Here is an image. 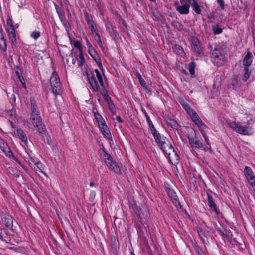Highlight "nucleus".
Listing matches in <instances>:
<instances>
[{
    "label": "nucleus",
    "mask_w": 255,
    "mask_h": 255,
    "mask_svg": "<svg viewBox=\"0 0 255 255\" xmlns=\"http://www.w3.org/2000/svg\"><path fill=\"white\" fill-rule=\"evenodd\" d=\"M211 60L214 65L222 66L227 61L226 54L220 48H215L211 51Z\"/></svg>",
    "instance_id": "1"
},
{
    "label": "nucleus",
    "mask_w": 255,
    "mask_h": 255,
    "mask_svg": "<svg viewBox=\"0 0 255 255\" xmlns=\"http://www.w3.org/2000/svg\"><path fill=\"white\" fill-rule=\"evenodd\" d=\"M30 120L33 126L40 134L45 133L46 129L42 125V120L40 114H31Z\"/></svg>",
    "instance_id": "2"
},
{
    "label": "nucleus",
    "mask_w": 255,
    "mask_h": 255,
    "mask_svg": "<svg viewBox=\"0 0 255 255\" xmlns=\"http://www.w3.org/2000/svg\"><path fill=\"white\" fill-rule=\"evenodd\" d=\"M228 124L229 127L236 132L246 135L251 134L252 130L249 127L241 126L239 123L235 122H230Z\"/></svg>",
    "instance_id": "3"
},
{
    "label": "nucleus",
    "mask_w": 255,
    "mask_h": 255,
    "mask_svg": "<svg viewBox=\"0 0 255 255\" xmlns=\"http://www.w3.org/2000/svg\"><path fill=\"white\" fill-rule=\"evenodd\" d=\"M50 82L53 93L56 95L60 94L61 92V84L60 82L58 75L56 72L52 73L50 77Z\"/></svg>",
    "instance_id": "4"
},
{
    "label": "nucleus",
    "mask_w": 255,
    "mask_h": 255,
    "mask_svg": "<svg viewBox=\"0 0 255 255\" xmlns=\"http://www.w3.org/2000/svg\"><path fill=\"white\" fill-rule=\"evenodd\" d=\"M151 133L153 134L156 143L160 146L163 151H166V148L168 147H171V144L168 141H166V138L161 136L156 130L155 133L152 132Z\"/></svg>",
    "instance_id": "5"
},
{
    "label": "nucleus",
    "mask_w": 255,
    "mask_h": 255,
    "mask_svg": "<svg viewBox=\"0 0 255 255\" xmlns=\"http://www.w3.org/2000/svg\"><path fill=\"white\" fill-rule=\"evenodd\" d=\"M95 118L98 124L100 131L102 132L103 134L107 137L111 136L109 129L102 116L100 114Z\"/></svg>",
    "instance_id": "6"
},
{
    "label": "nucleus",
    "mask_w": 255,
    "mask_h": 255,
    "mask_svg": "<svg viewBox=\"0 0 255 255\" xmlns=\"http://www.w3.org/2000/svg\"><path fill=\"white\" fill-rule=\"evenodd\" d=\"M163 152L168 156V158L173 165H176L178 163L179 157L177 153L175 151L173 146L168 147L166 151Z\"/></svg>",
    "instance_id": "7"
},
{
    "label": "nucleus",
    "mask_w": 255,
    "mask_h": 255,
    "mask_svg": "<svg viewBox=\"0 0 255 255\" xmlns=\"http://www.w3.org/2000/svg\"><path fill=\"white\" fill-rule=\"evenodd\" d=\"M244 174L246 179L250 184L253 186H255V176L251 168L248 166H245L244 170Z\"/></svg>",
    "instance_id": "8"
},
{
    "label": "nucleus",
    "mask_w": 255,
    "mask_h": 255,
    "mask_svg": "<svg viewBox=\"0 0 255 255\" xmlns=\"http://www.w3.org/2000/svg\"><path fill=\"white\" fill-rule=\"evenodd\" d=\"M193 135H190L188 136L189 140V143L192 148H201L203 146L202 143L200 140L196 136L194 131Z\"/></svg>",
    "instance_id": "9"
},
{
    "label": "nucleus",
    "mask_w": 255,
    "mask_h": 255,
    "mask_svg": "<svg viewBox=\"0 0 255 255\" xmlns=\"http://www.w3.org/2000/svg\"><path fill=\"white\" fill-rule=\"evenodd\" d=\"M0 149L6 156L12 157L13 159L16 160V158L14 156L10 147L2 139H0Z\"/></svg>",
    "instance_id": "10"
},
{
    "label": "nucleus",
    "mask_w": 255,
    "mask_h": 255,
    "mask_svg": "<svg viewBox=\"0 0 255 255\" xmlns=\"http://www.w3.org/2000/svg\"><path fill=\"white\" fill-rule=\"evenodd\" d=\"M192 47L194 52L197 55L201 54L202 51L201 43L199 40L195 37L191 38Z\"/></svg>",
    "instance_id": "11"
},
{
    "label": "nucleus",
    "mask_w": 255,
    "mask_h": 255,
    "mask_svg": "<svg viewBox=\"0 0 255 255\" xmlns=\"http://www.w3.org/2000/svg\"><path fill=\"white\" fill-rule=\"evenodd\" d=\"M165 190L167 193L168 194V196L172 200L173 203L176 207H177L178 205H180L178 196L176 195V192L167 186H165Z\"/></svg>",
    "instance_id": "12"
},
{
    "label": "nucleus",
    "mask_w": 255,
    "mask_h": 255,
    "mask_svg": "<svg viewBox=\"0 0 255 255\" xmlns=\"http://www.w3.org/2000/svg\"><path fill=\"white\" fill-rule=\"evenodd\" d=\"M181 5L176 6V10L181 14H188L189 12L190 5L184 2V0H180Z\"/></svg>",
    "instance_id": "13"
},
{
    "label": "nucleus",
    "mask_w": 255,
    "mask_h": 255,
    "mask_svg": "<svg viewBox=\"0 0 255 255\" xmlns=\"http://www.w3.org/2000/svg\"><path fill=\"white\" fill-rule=\"evenodd\" d=\"M86 75L87 76L88 80L94 91H97L98 90L97 82L94 76L91 71H87Z\"/></svg>",
    "instance_id": "14"
},
{
    "label": "nucleus",
    "mask_w": 255,
    "mask_h": 255,
    "mask_svg": "<svg viewBox=\"0 0 255 255\" xmlns=\"http://www.w3.org/2000/svg\"><path fill=\"white\" fill-rule=\"evenodd\" d=\"M105 163L107 166L111 170H113L115 173L119 174L120 173L119 167L116 162L113 160V158L109 160L105 161Z\"/></svg>",
    "instance_id": "15"
},
{
    "label": "nucleus",
    "mask_w": 255,
    "mask_h": 255,
    "mask_svg": "<svg viewBox=\"0 0 255 255\" xmlns=\"http://www.w3.org/2000/svg\"><path fill=\"white\" fill-rule=\"evenodd\" d=\"M14 133L25 145L27 144V138L22 129L17 128L15 129Z\"/></svg>",
    "instance_id": "16"
},
{
    "label": "nucleus",
    "mask_w": 255,
    "mask_h": 255,
    "mask_svg": "<svg viewBox=\"0 0 255 255\" xmlns=\"http://www.w3.org/2000/svg\"><path fill=\"white\" fill-rule=\"evenodd\" d=\"M2 219L5 225L7 228L12 229L13 218L10 215H5L3 216Z\"/></svg>",
    "instance_id": "17"
},
{
    "label": "nucleus",
    "mask_w": 255,
    "mask_h": 255,
    "mask_svg": "<svg viewBox=\"0 0 255 255\" xmlns=\"http://www.w3.org/2000/svg\"><path fill=\"white\" fill-rule=\"evenodd\" d=\"M253 56L250 52H248L243 60V65L245 67H249L252 64Z\"/></svg>",
    "instance_id": "18"
},
{
    "label": "nucleus",
    "mask_w": 255,
    "mask_h": 255,
    "mask_svg": "<svg viewBox=\"0 0 255 255\" xmlns=\"http://www.w3.org/2000/svg\"><path fill=\"white\" fill-rule=\"evenodd\" d=\"M208 196V205L211 208L214 212H215L216 214H218L219 211L217 208L216 205L214 201L213 200V197L212 196L209 195V194H207Z\"/></svg>",
    "instance_id": "19"
},
{
    "label": "nucleus",
    "mask_w": 255,
    "mask_h": 255,
    "mask_svg": "<svg viewBox=\"0 0 255 255\" xmlns=\"http://www.w3.org/2000/svg\"><path fill=\"white\" fill-rule=\"evenodd\" d=\"M189 116H190L192 121L197 126H199V124H202V120L195 111L190 114Z\"/></svg>",
    "instance_id": "20"
},
{
    "label": "nucleus",
    "mask_w": 255,
    "mask_h": 255,
    "mask_svg": "<svg viewBox=\"0 0 255 255\" xmlns=\"http://www.w3.org/2000/svg\"><path fill=\"white\" fill-rule=\"evenodd\" d=\"M166 121L167 124L170 126L174 129H178L179 128V124L174 119H172L170 117H167L166 118Z\"/></svg>",
    "instance_id": "21"
},
{
    "label": "nucleus",
    "mask_w": 255,
    "mask_h": 255,
    "mask_svg": "<svg viewBox=\"0 0 255 255\" xmlns=\"http://www.w3.org/2000/svg\"><path fill=\"white\" fill-rule=\"evenodd\" d=\"M7 31L8 33V36H9L10 40L12 42H15L16 40L15 28L14 27L7 28Z\"/></svg>",
    "instance_id": "22"
},
{
    "label": "nucleus",
    "mask_w": 255,
    "mask_h": 255,
    "mask_svg": "<svg viewBox=\"0 0 255 255\" xmlns=\"http://www.w3.org/2000/svg\"><path fill=\"white\" fill-rule=\"evenodd\" d=\"M31 114H39L37 105L35 104L34 99H31Z\"/></svg>",
    "instance_id": "23"
},
{
    "label": "nucleus",
    "mask_w": 255,
    "mask_h": 255,
    "mask_svg": "<svg viewBox=\"0 0 255 255\" xmlns=\"http://www.w3.org/2000/svg\"><path fill=\"white\" fill-rule=\"evenodd\" d=\"M70 41L71 44H73L75 47L78 48L79 53L83 52L82 45L79 41L70 38Z\"/></svg>",
    "instance_id": "24"
},
{
    "label": "nucleus",
    "mask_w": 255,
    "mask_h": 255,
    "mask_svg": "<svg viewBox=\"0 0 255 255\" xmlns=\"http://www.w3.org/2000/svg\"><path fill=\"white\" fill-rule=\"evenodd\" d=\"M0 49L3 51H6L7 49L6 40L3 35H2L0 39Z\"/></svg>",
    "instance_id": "25"
},
{
    "label": "nucleus",
    "mask_w": 255,
    "mask_h": 255,
    "mask_svg": "<svg viewBox=\"0 0 255 255\" xmlns=\"http://www.w3.org/2000/svg\"><path fill=\"white\" fill-rule=\"evenodd\" d=\"M212 29L213 33L215 35H217L221 33L223 31V29L220 27L218 24L213 25L212 26Z\"/></svg>",
    "instance_id": "26"
},
{
    "label": "nucleus",
    "mask_w": 255,
    "mask_h": 255,
    "mask_svg": "<svg viewBox=\"0 0 255 255\" xmlns=\"http://www.w3.org/2000/svg\"><path fill=\"white\" fill-rule=\"evenodd\" d=\"M199 128V129L201 132V133L203 135V136H205L206 134L205 130L207 129L208 128L207 125H206L202 121V124H199V126H197Z\"/></svg>",
    "instance_id": "27"
},
{
    "label": "nucleus",
    "mask_w": 255,
    "mask_h": 255,
    "mask_svg": "<svg viewBox=\"0 0 255 255\" xmlns=\"http://www.w3.org/2000/svg\"><path fill=\"white\" fill-rule=\"evenodd\" d=\"M191 6L193 8V10L197 14H201V10L200 9V6L195 1L194 3L191 4Z\"/></svg>",
    "instance_id": "28"
},
{
    "label": "nucleus",
    "mask_w": 255,
    "mask_h": 255,
    "mask_svg": "<svg viewBox=\"0 0 255 255\" xmlns=\"http://www.w3.org/2000/svg\"><path fill=\"white\" fill-rule=\"evenodd\" d=\"M95 72L96 74L97 79L99 82V83H100L101 86L102 87H103L104 86V82L103 81V78H102L101 74L100 73V72L97 69H95Z\"/></svg>",
    "instance_id": "29"
},
{
    "label": "nucleus",
    "mask_w": 255,
    "mask_h": 255,
    "mask_svg": "<svg viewBox=\"0 0 255 255\" xmlns=\"http://www.w3.org/2000/svg\"><path fill=\"white\" fill-rule=\"evenodd\" d=\"M32 167L36 171H39L42 173H43L42 171V164L39 161H37L35 163V165H33V167Z\"/></svg>",
    "instance_id": "30"
},
{
    "label": "nucleus",
    "mask_w": 255,
    "mask_h": 255,
    "mask_svg": "<svg viewBox=\"0 0 255 255\" xmlns=\"http://www.w3.org/2000/svg\"><path fill=\"white\" fill-rule=\"evenodd\" d=\"M147 121L148 122L149 126L150 127V129L151 131V132L155 133V131L156 130L153 124L152 123L151 120L150 119L149 117L148 116H146Z\"/></svg>",
    "instance_id": "31"
},
{
    "label": "nucleus",
    "mask_w": 255,
    "mask_h": 255,
    "mask_svg": "<svg viewBox=\"0 0 255 255\" xmlns=\"http://www.w3.org/2000/svg\"><path fill=\"white\" fill-rule=\"evenodd\" d=\"M78 61V65L79 67H82L85 61V59L83 55V52L80 53Z\"/></svg>",
    "instance_id": "32"
},
{
    "label": "nucleus",
    "mask_w": 255,
    "mask_h": 255,
    "mask_svg": "<svg viewBox=\"0 0 255 255\" xmlns=\"http://www.w3.org/2000/svg\"><path fill=\"white\" fill-rule=\"evenodd\" d=\"M244 70L245 72H244V76H243V80L244 81H246L247 80V79L250 77V75L251 74V72L249 71V70L248 67H245Z\"/></svg>",
    "instance_id": "33"
},
{
    "label": "nucleus",
    "mask_w": 255,
    "mask_h": 255,
    "mask_svg": "<svg viewBox=\"0 0 255 255\" xmlns=\"http://www.w3.org/2000/svg\"><path fill=\"white\" fill-rule=\"evenodd\" d=\"M195 66H196V64L194 62H192L190 63L189 64V67H188L189 71L190 73L192 75H194V74H195L194 69H195Z\"/></svg>",
    "instance_id": "34"
},
{
    "label": "nucleus",
    "mask_w": 255,
    "mask_h": 255,
    "mask_svg": "<svg viewBox=\"0 0 255 255\" xmlns=\"http://www.w3.org/2000/svg\"><path fill=\"white\" fill-rule=\"evenodd\" d=\"M182 106H183L184 109H185V110L189 114V115L194 111V110L193 109H192V108H191L190 106L187 104L184 103V104H182Z\"/></svg>",
    "instance_id": "35"
},
{
    "label": "nucleus",
    "mask_w": 255,
    "mask_h": 255,
    "mask_svg": "<svg viewBox=\"0 0 255 255\" xmlns=\"http://www.w3.org/2000/svg\"><path fill=\"white\" fill-rule=\"evenodd\" d=\"M55 9H56V12L59 16L60 21L61 22H62L63 21L64 16L62 14L61 10H60L58 6L57 5H55Z\"/></svg>",
    "instance_id": "36"
},
{
    "label": "nucleus",
    "mask_w": 255,
    "mask_h": 255,
    "mask_svg": "<svg viewBox=\"0 0 255 255\" xmlns=\"http://www.w3.org/2000/svg\"><path fill=\"white\" fill-rule=\"evenodd\" d=\"M173 49L175 52L179 54H180L183 52L182 47L178 45H175L173 47Z\"/></svg>",
    "instance_id": "37"
},
{
    "label": "nucleus",
    "mask_w": 255,
    "mask_h": 255,
    "mask_svg": "<svg viewBox=\"0 0 255 255\" xmlns=\"http://www.w3.org/2000/svg\"><path fill=\"white\" fill-rule=\"evenodd\" d=\"M37 160H36L34 158L32 157H29L27 158V161L28 162L30 166L32 167L33 165H35V163Z\"/></svg>",
    "instance_id": "38"
},
{
    "label": "nucleus",
    "mask_w": 255,
    "mask_h": 255,
    "mask_svg": "<svg viewBox=\"0 0 255 255\" xmlns=\"http://www.w3.org/2000/svg\"><path fill=\"white\" fill-rule=\"evenodd\" d=\"M97 38V39L96 40L97 41V43L100 46V47L101 48L102 50L104 49L103 44L100 38V35L98 33H96L95 34V38Z\"/></svg>",
    "instance_id": "39"
},
{
    "label": "nucleus",
    "mask_w": 255,
    "mask_h": 255,
    "mask_svg": "<svg viewBox=\"0 0 255 255\" xmlns=\"http://www.w3.org/2000/svg\"><path fill=\"white\" fill-rule=\"evenodd\" d=\"M102 152H103V157L105 158V161L109 160L112 158L111 155L106 152L104 148L102 149Z\"/></svg>",
    "instance_id": "40"
},
{
    "label": "nucleus",
    "mask_w": 255,
    "mask_h": 255,
    "mask_svg": "<svg viewBox=\"0 0 255 255\" xmlns=\"http://www.w3.org/2000/svg\"><path fill=\"white\" fill-rule=\"evenodd\" d=\"M94 61L96 62L99 67L101 69L102 67V62L99 56H97L96 57H94Z\"/></svg>",
    "instance_id": "41"
},
{
    "label": "nucleus",
    "mask_w": 255,
    "mask_h": 255,
    "mask_svg": "<svg viewBox=\"0 0 255 255\" xmlns=\"http://www.w3.org/2000/svg\"><path fill=\"white\" fill-rule=\"evenodd\" d=\"M40 36V33L38 31H34L31 34V36L34 39H37Z\"/></svg>",
    "instance_id": "42"
},
{
    "label": "nucleus",
    "mask_w": 255,
    "mask_h": 255,
    "mask_svg": "<svg viewBox=\"0 0 255 255\" xmlns=\"http://www.w3.org/2000/svg\"><path fill=\"white\" fill-rule=\"evenodd\" d=\"M89 25V27L90 29V30H91L92 32L93 33L94 32H96V30H97V28L96 27H95V23L94 22H93L92 23H90V24L88 25Z\"/></svg>",
    "instance_id": "43"
},
{
    "label": "nucleus",
    "mask_w": 255,
    "mask_h": 255,
    "mask_svg": "<svg viewBox=\"0 0 255 255\" xmlns=\"http://www.w3.org/2000/svg\"><path fill=\"white\" fill-rule=\"evenodd\" d=\"M196 251L198 255H205V252L199 247L196 248Z\"/></svg>",
    "instance_id": "44"
},
{
    "label": "nucleus",
    "mask_w": 255,
    "mask_h": 255,
    "mask_svg": "<svg viewBox=\"0 0 255 255\" xmlns=\"http://www.w3.org/2000/svg\"><path fill=\"white\" fill-rule=\"evenodd\" d=\"M85 19L87 22L88 25L90 24V23H92L94 22L93 20L91 19V18L88 15V14H85Z\"/></svg>",
    "instance_id": "45"
},
{
    "label": "nucleus",
    "mask_w": 255,
    "mask_h": 255,
    "mask_svg": "<svg viewBox=\"0 0 255 255\" xmlns=\"http://www.w3.org/2000/svg\"><path fill=\"white\" fill-rule=\"evenodd\" d=\"M134 75L136 76L137 78L139 80V81L140 82L141 80H143L142 78L141 74L139 73V72L138 71H136L134 72Z\"/></svg>",
    "instance_id": "46"
},
{
    "label": "nucleus",
    "mask_w": 255,
    "mask_h": 255,
    "mask_svg": "<svg viewBox=\"0 0 255 255\" xmlns=\"http://www.w3.org/2000/svg\"><path fill=\"white\" fill-rule=\"evenodd\" d=\"M7 28L14 27L13 23H12V21L11 19L8 18L7 19Z\"/></svg>",
    "instance_id": "47"
},
{
    "label": "nucleus",
    "mask_w": 255,
    "mask_h": 255,
    "mask_svg": "<svg viewBox=\"0 0 255 255\" xmlns=\"http://www.w3.org/2000/svg\"><path fill=\"white\" fill-rule=\"evenodd\" d=\"M218 3L220 5L221 8L224 9L225 8V4L223 0H217Z\"/></svg>",
    "instance_id": "48"
},
{
    "label": "nucleus",
    "mask_w": 255,
    "mask_h": 255,
    "mask_svg": "<svg viewBox=\"0 0 255 255\" xmlns=\"http://www.w3.org/2000/svg\"><path fill=\"white\" fill-rule=\"evenodd\" d=\"M19 79V81L21 83V84L23 85V87H24V88H26V84H25V80H24V77H23V76H19V77L18 78Z\"/></svg>",
    "instance_id": "49"
},
{
    "label": "nucleus",
    "mask_w": 255,
    "mask_h": 255,
    "mask_svg": "<svg viewBox=\"0 0 255 255\" xmlns=\"http://www.w3.org/2000/svg\"><path fill=\"white\" fill-rule=\"evenodd\" d=\"M102 88H103V89H102V91H101V94H102V95L103 96V97H105V96H106L109 95L108 94L107 91V90L105 89V88L104 87V86L103 87H102Z\"/></svg>",
    "instance_id": "50"
},
{
    "label": "nucleus",
    "mask_w": 255,
    "mask_h": 255,
    "mask_svg": "<svg viewBox=\"0 0 255 255\" xmlns=\"http://www.w3.org/2000/svg\"><path fill=\"white\" fill-rule=\"evenodd\" d=\"M198 233L200 238H202L203 236L206 237L205 232L201 229L198 230Z\"/></svg>",
    "instance_id": "51"
},
{
    "label": "nucleus",
    "mask_w": 255,
    "mask_h": 255,
    "mask_svg": "<svg viewBox=\"0 0 255 255\" xmlns=\"http://www.w3.org/2000/svg\"><path fill=\"white\" fill-rule=\"evenodd\" d=\"M88 48L89 54L92 53H94V52L96 51L92 45L89 46V47H88Z\"/></svg>",
    "instance_id": "52"
},
{
    "label": "nucleus",
    "mask_w": 255,
    "mask_h": 255,
    "mask_svg": "<svg viewBox=\"0 0 255 255\" xmlns=\"http://www.w3.org/2000/svg\"><path fill=\"white\" fill-rule=\"evenodd\" d=\"M140 82V84H141V85L142 86V87L144 88V89H147V87H148V86L147 85L145 81L143 80H141Z\"/></svg>",
    "instance_id": "53"
},
{
    "label": "nucleus",
    "mask_w": 255,
    "mask_h": 255,
    "mask_svg": "<svg viewBox=\"0 0 255 255\" xmlns=\"http://www.w3.org/2000/svg\"><path fill=\"white\" fill-rule=\"evenodd\" d=\"M95 192L94 191H91L90 194V199L91 200H93L95 198Z\"/></svg>",
    "instance_id": "54"
},
{
    "label": "nucleus",
    "mask_w": 255,
    "mask_h": 255,
    "mask_svg": "<svg viewBox=\"0 0 255 255\" xmlns=\"http://www.w3.org/2000/svg\"><path fill=\"white\" fill-rule=\"evenodd\" d=\"M103 98L107 103H108V102L111 103V98L110 97V96L108 95L105 97H104Z\"/></svg>",
    "instance_id": "55"
},
{
    "label": "nucleus",
    "mask_w": 255,
    "mask_h": 255,
    "mask_svg": "<svg viewBox=\"0 0 255 255\" xmlns=\"http://www.w3.org/2000/svg\"><path fill=\"white\" fill-rule=\"evenodd\" d=\"M90 55L92 56L93 59H94V57H96L99 56L96 51L94 52V53H91Z\"/></svg>",
    "instance_id": "56"
},
{
    "label": "nucleus",
    "mask_w": 255,
    "mask_h": 255,
    "mask_svg": "<svg viewBox=\"0 0 255 255\" xmlns=\"http://www.w3.org/2000/svg\"><path fill=\"white\" fill-rule=\"evenodd\" d=\"M144 90H145L146 91V93L147 94H148V95H151V90L149 88V87H147V89H144Z\"/></svg>",
    "instance_id": "57"
},
{
    "label": "nucleus",
    "mask_w": 255,
    "mask_h": 255,
    "mask_svg": "<svg viewBox=\"0 0 255 255\" xmlns=\"http://www.w3.org/2000/svg\"><path fill=\"white\" fill-rule=\"evenodd\" d=\"M184 2L186 3V1L189 3V4L191 5L195 1V0H184Z\"/></svg>",
    "instance_id": "58"
},
{
    "label": "nucleus",
    "mask_w": 255,
    "mask_h": 255,
    "mask_svg": "<svg viewBox=\"0 0 255 255\" xmlns=\"http://www.w3.org/2000/svg\"><path fill=\"white\" fill-rule=\"evenodd\" d=\"M107 103L108 104V105H109V106L110 109H111V108H114V104H113V102H112V100H111V103H110V102H108V103Z\"/></svg>",
    "instance_id": "59"
},
{
    "label": "nucleus",
    "mask_w": 255,
    "mask_h": 255,
    "mask_svg": "<svg viewBox=\"0 0 255 255\" xmlns=\"http://www.w3.org/2000/svg\"><path fill=\"white\" fill-rule=\"evenodd\" d=\"M116 119L120 123H122L123 122V120L119 116H116Z\"/></svg>",
    "instance_id": "60"
},
{
    "label": "nucleus",
    "mask_w": 255,
    "mask_h": 255,
    "mask_svg": "<svg viewBox=\"0 0 255 255\" xmlns=\"http://www.w3.org/2000/svg\"><path fill=\"white\" fill-rule=\"evenodd\" d=\"M90 186L91 187L97 186V185L95 183L94 181H91L90 183Z\"/></svg>",
    "instance_id": "61"
},
{
    "label": "nucleus",
    "mask_w": 255,
    "mask_h": 255,
    "mask_svg": "<svg viewBox=\"0 0 255 255\" xmlns=\"http://www.w3.org/2000/svg\"><path fill=\"white\" fill-rule=\"evenodd\" d=\"M76 60H78V58L77 56H75V58H73L72 60V63L73 64H75Z\"/></svg>",
    "instance_id": "62"
},
{
    "label": "nucleus",
    "mask_w": 255,
    "mask_h": 255,
    "mask_svg": "<svg viewBox=\"0 0 255 255\" xmlns=\"http://www.w3.org/2000/svg\"><path fill=\"white\" fill-rule=\"evenodd\" d=\"M93 113L95 117H96L98 116V115H100V114L98 113V111H96V112L95 111Z\"/></svg>",
    "instance_id": "63"
},
{
    "label": "nucleus",
    "mask_w": 255,
    "mask_h": 255,
    "mask_svg": "<svg viewBox=\"0 0 255 255\" xmlns=\"http://www.w3.org/2000/svg\"><path fill=\"white\" fill-rule=\"evenodd\" d=\"M86 45H87L88 47L91 45L89 41L88 40V39L87 38H86Z\"/></svg>",
    "instance_id": "64"
}]
</instances>
